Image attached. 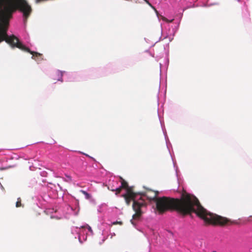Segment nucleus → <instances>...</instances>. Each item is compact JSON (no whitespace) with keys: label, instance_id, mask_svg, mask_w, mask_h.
Returning <instances> with one entry per match:
<instances>
[{"label":"nucleus","instance_id":"obj_1","mask_svg":"<svg viewBox=\"0 0 252 252\" xmlns=\"http://www.w3.org/2000/svg\"><path fill=\"white\" fill-rule=\"evenodd\" d=\"M156 208L159 214L169 210H176L183 215L195 213L206 223L223 225L230 220L226 218L207 212L193 195L186 192L182 193L180 199L163 196L156 200Z\"/></svg>","mask_w":252,"mask_h":252},{"label":"nucleus","instance_id":"obj_2","mask_svg":"<svg viewBox=\"0 0 252 252\" xmlns=\"http://www.w3.org/2000/svg\"><path fill=\"white\" fill-rule=\"evenodd\" d=\"M17 9L22 12L24 22H26L32 11L31 6L26 0H0V43L5 41L12 47H16L30 53L32 55V59L41 61L43 60L42 54L32 51L20 42L17 37L7 34L9 20L12 13Z\"/></svg>","mask_w":252,"mask_h":252},{"label":"nucleus","instance_id":"obj_3","mask_svg":"<svg viewBox=\"0 0 252 252\" xmlns=\"http://www.w3.org/2000/svg\"><path fill=\"white\" fill-rule=\"evenodd\" d=\"M133 188L132 186H128L126 189V193L122 194L121 196L124 198L127 205H129L131 202L133 201L132 208L135 211V214L133 215L132 219L131 220L130 222L133 225H135V220L140 219L143 213L141 208L145 206L146 204L141 196L139 200L135 199L137 195H139L140 192H134Z\"/></svg>","mask_w":252,"mask_h":252},{"label":"nucleus","instance_id":"obj_4","mask_svg":"<svg viewBox=\"0 0 252 252\" xmlns=\"http://www.w3.org/2000/svg\"><path fill=\"white\" fill-rule=\"evenodd\" d=\"M158 194V191H154L151 189L148 190L145 192H140L139 195L146 196L149 200H153L156 202V199L158 198L157 196Z\"/></svg>","mask_w":252,"mask_h":252},{"label":"nucleus","instance_id":"obj_5","mask_svg":"<svg viewBox=\"0 0 252 252\" xmlns=\"http://www.w3.org/2000/svg\"><path fill=\"white\" fill-rule=\"evenodd\" d=\"M108 189L111 190L112 191H115L116 195H118L121 192L123 188H121V187L120 186L118 188H114L113 187H111V188L110 187H108Z\"/></svg>","mask_w":252,"mask_h":252},{"label":"nucleus","instance_id":"obj_6","mask_svg":"<svg viewBox=\"0 0 252 252\" xmlns=\"http://www.w3.org/2000/svg\"><path fill=\"white\" fill-rule=\"evenodd\" d=\"M120 178L121 183V185L120 186L121 188L126 190L128 187V183L122 177H120Z\"/></svg>","mask_w":252,"mask_h":252},{"label":"nucleus","instance_id":"obj_7","mask_svg":"<svg viewBox=\"0 0 252 252\" xmlns=\"http://www.w3.org/2000/svg\"><path fill=\"white\" fill-rule=\"evenodd\" d=\"M80 192H82L85 196V198L87 199H91V195L89 193H88L87 191L83 190H81Z\"/></svg>","mask_w":252,"mask_h":252},{"label":"nucleus","instance_id":"obj_8","mask_svg":"<svg viewBox=\"0 0 252 252\" xmlns=\"http://www.w3.org/2000/svg\"><path fill=\"white\" fill-rule=\"evenodd\" d=\"M16 207L17 208L20 207H24V205H22L21 203V199L20 197L17 198V201L16 203Z\"/></svg>","mask_w":252,"mask_h":252},{"label":"nucleus","instance_id":"obj_9","mask_svg":"<svg viewBox=\"0 0 252 252\" xmlns=\"http://www.w3.org/2000/svg\"><path fill=\"white\" fill-rule=\"evenodd\" d=\"M56 74L59 76V78L57 79V80H59V81H61L62 82L63 81L62 80V74L61 72L60 71H57L56 72Z\"/></svg>","mask_w":252,"mask_h":252},{"label":"nucleus","instance_id":"obj_10","mask_svg":"<svg viewBox=\"0 0 252 252\" xmlns=\"http://www.w3.org/2000/svg\"><path fill=\"white\" fill-rule=\"evenodd\" d=\"M161 19L162 20H163L166 22H168V23H172L174 20V19L169 20L166 18H165V17H163V16H161Z\"/></svg>","mask_w":252,"mask_h":252},{"label":"nucleus","instance_id":"obj_11","mask_svg":"<svg viewBox=\"0 0 252 252\" xmlns=\"http://www.w3.org/2000/svg\"><path fill=\"white\" fill-rule=\"evenodd\" d=\"M146 2L155 10V11L156 12V14L157 15H158V12L157 10V9L155 8V7L154 6H153L148 1L146 0Z\"/></svg>","mask_w":252,"mask_h":252},{"label":"nucleus","instance_id":"obj_12","mask_svg":"<svg viewBox=\"0 0 252 252\" xmlns=\"http://www.w3.org/2000/svg\"><path fill=\"white\" fill-rule=\"evenodd\" d=\"M112 224L113 225H116V224H120V225H122L123 224V222L122 221H114L112 223Z\"/></svg>","mask_w":252,"mask_h":252},{"label":"nucleus","instance_id":"obj_13","mask_svg":"<svg viewBox=\"0 0 252 252\" xmlns=\"http://www.w3.org/2000/svg\"><path fill=\"white\" fill-rule=\"evenodd\" d=\"M82 228L87 227L90 232H92L93 231L91 227L89 225H87L86 226H82Z\"/></svg>","mask_w":252,"mask_h":252},{"label":"nucleus","instance_id":"obj_14","mask_svg":"<svg viewBox=\"0 0 252 252\" xmlns=\"http://www.w3.org/2000/svg\"><path fill=\"white\" fill-rule=\"evenodd\" d=\"M249 221H252V216H251L249 218Z\"/></svg>","mask_w":252,"mask_h":252},{"label":"nucleus","instance_id":"obj_15","mask_svg":"<svg viewBox=\"0 0 252 252\" xmlns=\"http://www.w3.org/2000/svg\"><path fill=\"white\" fill-rule=\"evenodd\" d=\"M108 187H110V188H111V187H114V188H115V186H114V185H113L112 186H111L110 184H109V185L108 186Z\"/></svg>","mask_w":252,"mask_h":252},{"label":"nucleus","instance_id":"obj_16","mask_svg":"<svg viewBox=\"0 0 252 252\" xmlns=\"http://www.w3.org/2000/svg\"><path fill=\"white\" fill-rule=\"evenodd\" d=\"M114 183H115L117 185H118L119 183L117 181L114 182Z\"/></svg>","mask_w":252,"mask_h":252},{"label":"nucleus","instance_id":"obj_17","mask_svg":"<svg viewBox=\"0 0 252 252\" xmlns=\"http://www.w3.org/2000/svg\"><path fill=\"white\" fill-rule=\"evenodd\" d=\"M212 252H217L216 251H213Z\"/></svg>","mask_w":252,"mask_h":252}]
</instances>
